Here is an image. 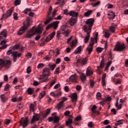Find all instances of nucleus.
<instances>
[{
  "label": "nucleus",
  "mask_w": 128,
  "mask_h": 128,
  "mask_svg": "<svg viewBox=\"0 0 128 128\" xmlns=\"http://www.w3.org/2000/svg\"><path fill=\"white\" fill-rule=\"evenodd\" d=\"M10 48V49L8 51L6 54L8 56L12 54V56H13L14 62H16L18 60V58L22 56V53H18V51L14 52V50H18V44H16L14 46H12Z\"/></svg>",
  "instance_id": "obj_1"
},
{
  "label": "nucleus",
  "mask_w": 128,
  "mask_h": 128,
  "mask_svg": "<svg viewBox=\"0 0 128 128\" xmlns=\"http://www.w3.org/2000/svg\"><path fill=\"white\" fill-rule=\"evenodd\" d=\"M64 14L66 16H72L70 20V26H74L75 24H76V20H78V13L74 11H70L68 12V10L66 9L64 10Z\"/></svg>",
  "instance_id": "obj_2"
},
{
  "label": "nucleus",
  "mask_w": 128,
  "mask_h": 128,
  "mask_svg": "<svg viewBox=\"0 0 128 128\" xmlns=\"http://www.w3.org/2000/svg\"><path fill=\"white\" fill-rule=\"evenodd\" d=\"M30 22H32V18L30 17H28L26 20L23 23V26L20 28L18 32V34L22 36L24 32H26L30 26Z\"/></svg>",
  "instance_id": "obj_3"
},
{
  "label": "nucleus",
  "mask_w": 128,
  "mask_h": 128,
  "mask_svg": "<svg viewBox=\"0 0 128 128\" xmlns=\"http://www.w3.org/2000/svg\"><path fill=\"white\" fill-rule=\"evenodd\" d=\"M44 28L42 26L40 25H38V28H36V27L33 26L32 28L30 30V32H32L31 34L28 33L26 35V38H30L32 36H34L36 34H42V30Z\"/></svg>",
  "instance_id": "obj_4"
},
{
  "label": "nucleus",
  "mask_w": 128,
  "mask_h": 128,
  "mask_svg": "<svg viewBox=\"0 0 128 128\" xmlns=\"http://www.w3.org/2000/svg\"><path fill=\"white\" fill-rule=\"evenodd\" d=\"M50 68H45L44 69L43 74L40 76L39 80H43L42 82H48V77L50 76Z\"/></svg>",
  "instance_id": "obj_5"
},
{
  "label": "nucleus",
  "mask_w": 128,
  "mask_h": 128,
  "mask_svg": "<svg viewBox=\"0 0 128 128\" xmlns=\"http://www.w3.org/2000/svg\"><path fill=\"white\" fill-rule=\"evenodd\" d=\"M126 48V46H125L124 44H121L120 42H117L114 50V52H124Z\"/></svg>",
  "instance_id": "obj_6"
},
{
  "label": "nucleus",
  "mask_w": 128,
  "mask_h": 128,
  "mask_svg": "<svg viewBox=\"0 0 128 128\" xmlns=\"http://www.w3.org/2000/svg\"><path fill=\"white\" fill-rule=\"evenodd\" d=\"M83 30L85 32H86L87 36L84 38V42L85 44H88V42L90 40V28L88 29L86 28V26H84Z\"/></svg>",
  "instance_id": "obj_7"
},
{
  "label": "nucleus",
  "mask_w": 128,
  "mask_h": 128,
  "mask_svg": "<svg viewBox=\"0 0 128 128\" xmlns=\"http://www.w3.org/2000/svg\"><path fill=\"white\" fill-rule=\"evenodd\" d=\"M20 126H22L23 128H26L28 125V120L26 118H22L20 121Z\"/></svg>",
  "instance_id": "obj_8"
},
{
  "label": "nucleus",
  "mask_w": 128,
  "mask_h": 128,
  "mask_svg": "<svg viewBox=\"0 0 128 128\" xmlns=\"http://www.w3.org/2000/svg\"><path fill=\"white\" fill-rule=\"evenodd\" d=\"M12 62L10 60H4L2 59H0V66H5L6 68H10Z\"/></svg>",
  "instance_id": "obj_9"
},
{
  "label": "nucleus",
  "mask_w": 128,
  "mask_h": 128,
  "mask_svg": "<svg viewBox=\"0 0 128 128\" xmlns=\"http://www.w3.org/2000/svg\"><path fill=\"white\" fill-rule=\"evenodd\" d=\"M94 18L88 19L86 21V24H87L88 26H88H86V27L87 29L90 28V32H92V26H94Z\"/></svg>",
  "instance_id": "obj_10"
},
{
  "label": "nucleus",
  "mask_w": 128,
  "mask_h": 128,
  "mask_svg": "<svg viewBox=\"0 0 128 128\" xmlns=\"http://www.w3.org/2000/svg\"><path fill=\"white\" fill-rule=\"evenodd\" d=\"M88 63V58H80L77 60L76 64H80V66H86Z\"/></svg>",
  "instance_id": "obj_11"
},
{
  "label": "nucleus",
  "mask_w": 128,
  "mask_h": 128,
  "mask_svg": "<svg viewBox=\"0 0 128 128\" xmlns=\"http://www.w3.org/2000/svg\"><path fill=\"white\" fill-rule=\"evenodd\" d=\"M72 40V37H70L68 40L67 44H70L71 48H76V44H78V41L76 40H73L72 42H70Z\"/></svg>",
  "instance_id": "obj_12"
},
{
  "label": "nucleus",
  "mask_w": 128,
  "mask_h": 128,
  "mask_svg": "<svg viewBox=\"0 0 128 128\" xmlns=\"http://www.w3.org/2000/svg\"><path fill=\"white\" fill-rule=\"evenodd\" d=\"M60 24V22L58 21H56L50 24H49L47 27H46V30H50V28H54V30H56L58 28V24Z\"/></svg>",
  "instance_id": "obj_13"
},
{
  "label": "nucleus",
  "mask_w": 128,
  "mask_h": 128,
  "mask_svg": "<svg viewBox=\"0 0 128 128\" xmlns=\"http://www.w3.org/2000/svg\"><path fill=\"white\" fill-rule=\"evenodd\" d=\"M13 10L14 8H11L10 9L8 10L6 14H3L1 20H2L3 18H8V16H12V13Z\"/></svg>",
  "instance_id": "obj_14"
},
{
  "label": "nucleus",
  "mask_w": 128,
  "mask_h": 128,
  "mask_svg": "<svg viewBox=\"0 0 128 128\" xmlns=\"http://www.w3.org/2000/svg\"><path fill=\"white\" fill-rule=\"evenodd\" d=\"M104 57H102V60L100 63V66H97L98 70V74H102V72H100V68H104Z\"/></svg>",
  "instance_id": "obj_15"
},
{
  "label": "nucleus",
  "mask_w": 128,
  "mask_h": 128,
  "mask_svg": "<svg viewBox=\"0 0 128 128\" xmlns=\"http://www.w3.org/2000/svg\"><path fill=\"white\" fill-rule=\"evenodd\" d=\"M72 124V116H69V118H68V120L66 122V126H68V128H74L72 126L70 125Z\"/></svg>",
  "instance_id": "obj_16"
},
{
  "label": "nucleus",
  "mask_w": 128,
  "mask_h": 128,
  "mask_svg": "<svg viewBox=\"0 0 128 128\" xmlns=\"http://www.w3.org/2000/svg\"><path fill=\"white\" fill-rule=\"evenodd\" d=\"M40 116L38 114H35L33 116L32 120H31V123L34 124V122H38L40 120Z\"/></svg>",
  "instance_id": "obj_17"
},
{
  "label": "nucleus",
  "mask_w": 128,
  "mask_h": 128,
  "mask_svg": "<svg viewBox=\"0 0 128 128\" xmlns=\"http://www.w3.org/2000/svg\"><path fill=\"white\" fill-rule=\"evenodd\" d=\"M94 44V42H90L89 46L87 47L86 50L88 52V54H90L92 52V46Z\"/></svg>",
  "instance_id": "obj_18"
},
{
  "label": "nucleus",
  "mask_w": 128,
  "mask_h": 128,
  "mask_svg": "<svg viewBox=\"0 0 128 128\" xmlns=\"http://www.w3.org/2000/svg\"><path fill=\"white\" fill-rule=\"evenodd\" d=\"M66 100H68V98H64V97L63 98V100L61 101L57 105V108H58V110H60V108H64V102H66Z\"/></svg>",
  "instance_id": "obj_19"
},
{
  "label": "nucleus",
  "mask_w": 128,
  "mask_h": 128,
  "mask_svg": "<svg viewBox=\"0 0 128 128\" xmlns=\"http://www.w3.org/2000/svg\"><path fill=\"white\" fill-rule=\"evenodd\" d=\"M70 80L72 81V82H78V75L75 74L74 75L71 76L70 77Z\"/></svg>",
  "instance_id": "obj_20"
},
{
  "label": "nucleus",
  "mask_w": 128,
  "mask_h": 128,
  "mask_svg": "<svg viewBox=\"0 0 128 128\" xmlns=\"http://www.w3.org/2000/svg\"><path fill=\"white\" fill-rule=\"evenodd\" d=\"M70 96L72 98V102H74L78 99V94H76V93L71 94L70 95Z\"/></svg>",
  "instance_id": "obj_21"
},
{
  "label": "nucleus",
  "mask_w": 128,
  "mask_h": 128,
  "mask_svg": "<svg viewBox=\"0 0 128 128\" xmlns=\"http://www.w3.org/2000/svg\"><path fill=\"white\" fill-rule=\"evenodd\" d=\"M108 16V18L110 20H114V18H116V14H114V12L112 11L111 12H110L109 14H107Z\"/></svg>",
  "instance_id": "obj_22"
},
{
  "label": "nucleus",
  "mask_w": 128,
  "mask_h": 128,
  "mask_svg": "<svg viewBox=\"0 0 128 128\" xmlns=\"http://www.w3.org/2000/svg\"><path fill=\"white\" fill-rule=\"evenodd\" d=\"M4 38H6V30H4L0 34V40H4Z\"/></svg>",
  "instance_id": "obj_23"
},
{
  "label": "nucleus",
  "mask_w": 128,
  "mask_h": 128,
  "mask_svg": "<svg viewBox=\"0 0 128 128\" xmlns=\"http://www.w3.org/2000/svg\"><path fill=\"white\" fill-rule=\"evenodd\" d=\"M90 70H92V67L90 66H88L87 68L86 72L87 76H92V74H94L92 71Z\"/></svg>",
  "instance_id": "obj_24"
},
{
  "label": "nucleus",
  "mask_w": 128,
  "mask_h": 128,
  "mask_svg": "<svg viewBox=\"0 0 128 128\" xmlns=\"http://www.w3.org/2000/svg\"><path fill=\"white\" fill-rule=\"evenodd\" d=\"M106 74H104L102 76V84L103 86H106Z\"/></svg>",
  "instance_id": "obj_25"
},
{
  "label": "nucleus",
  "mask_w": 128,
  "mask_h": 128,
  "mask_svg": "<svg viewBox=\"0 0 128 128\" xmlns=\"http://www.w3.org/2000/svg\"><path fill=\"white\" fill-rule=\"evenodd\" d=\"M51 96H61L62 95V93L60 92V91H58L54 93V92H52L50 94Z\"/></svg>",
  "instance_id": "obj_26"
},
{
  "label": "nucleus",
  "mask_w": 128,
  "mask_h": 128,
  "mask_svg": "<svg viewBox=\"0 0 128 128\" xmlns=\"http://www.w3.org/2000/svg\"><path fill=\"white\" fill-rule=\"evenodd\" d=\"M0 98L2 102H6V100H8V98L6 97V95H4V94H2L0 95Z\"/></svg>",
  "instance_id": "obj_27"
},
{
  "label": "nucleus",
  "mask_w": 128,
  "mask_h": 128,
  "mask_svg": "<svg viewBox=\"0 0 128 128\" xmlns=\"http://www.w3.org/2000/svg\"><path fill=\"white\" fill-rule=\"evenodd\" d=\"M82 52V46H79L77 48L74 50L75 54H80Z\"/></svg>",
  "instance_id": "obj_28"
},
{
  "label": "nucleus",
  "mask_w": 128,
  "mask_h": 128,
  "mask_svg": "<svg viewBox=\"0 0 128 128\" xmlns=\"http://www.w3.org/2000/svg\"><path fill=\"white\" fill-rule=\"evenodd\" d=\"M48 66H49V68H51L52 70H54V68H56V64H52L50 63L48 64Z\"/></svg>",
  "instance_id": "obj_29"
},
{
  "label": "nucleus",
  "mask_w": 128,
  "mask_h": 128,
  "mask_svg": "<svg viewBox=\"0 0 128 128\" xmlns=\"http://www.w3.org/2000/svg\"><path fill=\"white\" fill-rule=\"evenodd\" d=\"M36 104H30V112H34V106H36Z\"/></svg>",
  "instance_id": "obj_30"
},
{
  "label": "nucleus",
  "mask_w": 128,
  "mask_h": 128,
  "mask_svg": "<svg viewBox=\"0 0 128 128\" xmlns=\"http://www.w3.org/2000/svg\"><path fill=\"white\" fill-rule=\"evenodd\" d=\"M27 92L28 94H34V90L32 88H28L27 90Z\"/></svg>",
  "instance_id": "obj_31"
},
{
  "label": "nucleus",
  "mask_w": 128,
  "mask_h": 128,
  "mask_svg": "<svg viewBox=\"0 0 128 128\" xmlns=\"http://www.w3.org/2000/svg\"><path fill=\"white\" fill-rule=\"evenodd\" d=\"M92 10H89L88 11H87L86 12L84 13V16H90V14H92Z\"/></svg>",
  "instance_id": "obj_32"
},
{
  "label": "nucleus",
  "mask_w": 128,
  "mask_h": 128,
  "mask_svg": "<svg viewBox=\"0 0 128 128\" xmlns=\"http://www.w3.org/2000/svg\"><path fill=\"white\" fill-rule=\"evenodd\" d=\"M68 28V26L66 25H63L61 26V28L60 29V32H65L66 31V28Z\"/></svg>",
  "instance_id": "obj_33"
},
{
  "label": "nucleus",
  "mask_w": 128,
  "mask_h": 128,
  "mask_svg": "<svg viewBox=\"0 0 128 128\" xmlns=\"http://www.w3.org/2000/svg\"><path fill=\"white\" fill-rule=\"evenodd\" d=\"M116 24L114 25V26H110V30L112 32H116V30H114V28H116Z\"/></svg>",
  "instance_id": "obj_34"
},
{
  "label": "nucleus",
  "mask_w": 128,
  "mask_h": 128,
  "mask_svg": "<svg viewBox=\"0 0 128 128\" xmlns=\"http://www.w3.org/2000/svg\"><path fill=\"white\" fill-rule=\"evenodd\" d=\"M48 18H49L45 22V24H48L49 22H50V20H52V19L54 18L52 17L51 16Z\"/></svg>",
  "instance_id": "obj_35"
},
{
  "label": "nucleus",
  "mask_w": 128,
  "mask_h": 128,
  "mask_svg": "<svg viewBox=\"0 0 128 128\" xmlns=\"http://www.w3.org/2000/svg\"><path fill=\"white\" fill-rule=\"evenodd\" d=\"M63 32L64 34L66 36H68V35L70 34V30H66V31H64Z\"/></svg>",
  "instance_id": "obj_36"
},
{
  "label": "nucleus",
  "mask_w": 128,
  "mask_h": 128,
  "mask_svg": "<svg viewBox=\"0 0 128 128\" xmlns=\"http://www.w3.org/2000/svg\"><path fill=\"white\" fill-rule=\"evenodd\" d=\"M52 6H50L49 8V12L48 13V18H50V16H52Z\"/></svg>",
  "instance_id": "obj_37"
},
{
  "label": "nucleus",
  "mask_w": 128,
  "mask_h": 128,
  "mask_svg": "<svg viewBox=\"0 0 128 128\" xmlns=\"http://www.w3.org/2000/svg\"><path fill=\"white\" fill-rule=\"evenodd\" d=\"M96 98H97V100H100V98H102V94H100V92H98L97 93L96 96Z\"/></svg>",
  "instance_id": "obj_38"
},
{
  "label": "nucleus",
  "mask_w": 128,
  "mask_h": 128,
  "mask_svg": "<svg viewBox=\"0 0 128 128\" xmlns=\"http://www.w3.org/2000/svg\"><path fill=\"white\" fill-rule=\"evenodd\" d=\"M44 96H46V92H42L40 93L39 95V98H42Z\"/></svg>",
  "instance_id": "obj_39"
},
{
  "label": "nucleus",
  "mask_w": 128,
  "mask_h": 128,
  "mask_svg": "<svg viewBox=\"0 0 128 128\" xmlns=\"http://www.w3.org/2000/svg\"><path fill=\"white\" fill-rule=\"evenodd\" d=\"M122 120H118L116 122V123L115 124V126H120V124H122Z\"/></svg>",
  "instance_id": "obj_40"
},
{
  "label": "nucleus",
  "mask_w": 128,
  "mask_h": 128,
  "mask_svg": "<svg viewBox=\"0 0 128 128\" xmlns=\"http://www.w3.org/2000/svg\"><path fill=\"white\" fill-rule=\"evenodd\" d=\"M56 82V80H54L52 81L51 82L49 83L48 84L49 88H52V86L54 85Z\"/></svg>",
  "instance_id": "obj_41"
},
{
  "label": "nucleus",
  "mask_w": 128,
  "mask_h": 128,
  "mask_svg": "<svg viewBox=\"0 0 128 128\" xmlns=\"http://www.w3.org/2000/svg\"><path fill=\"white\" fill-rule=\"evenodd\" d=\"M56 35V32H53L51 34H50L49 38H50V40H52L54 38V36Z\"/></svg>",
  "instance_id": "obj_42"
},
{
  "label": "nucleus",
  "mask_w": 128,
  "mask_h": 128,
  "mask_svg": "<svg viewBox=\"0 0 128 128\" xmlns=\"http://www.w3.org/2000/svg\"><path fill=\"white\" fill-rule=\"evenodd\" d=\"M44 64L42 63H40L38 64V66H37V68H44Z\"/></svg>",
  "instance_id": "obj_43"
},
{
  "label": "nucleus",
  "mask_w": 128,
  "mask_h": 128,
  "mask_svg": "<svg viewBox=\"0 0 128 128\" xmlns=\"http://www.w3.org/2000/svg\"><path fill=\"white\" fill-rule=\"evenodd\" d=\"M80 78L82 80H86V76L84 74H82L80 76Z\"/></svg>",
  "instance_id": "obj_44"
},
{
  "label": "nucleus",
  "mask_w": 128,
  "mask_h": 128,
  "mask_svg": "<svg viewBox=\"0 0 128 128\" xmlns=\"http://www.w3.org/2000/svg\"><path fill=\"white\" fill-rule=\"evenodd\" d=\"M14 18L15 20H18V14L17 13H14L13 14Z\"/></svg>",
  "instance_id": "obj_45"
},
{
  "label": "nucleus",
  "mask_w": 128,
  "mask_h": 128,
  "mask_svg": "<svg viewBox=\"0 0 128 128\" xmlns=\"http://www.w3.org/2000/svg\"><path fill=\"white\" fill-rule=\"evenodd\" d=\"M20 2L21 0H16L14 2V4L16 6H20Z\"/></svg>",
  "instance_id": "obj_46"
},
{
  "label": "nucleus",
  "mask_w": 128,
  "mask_h": 128,
  "mask_svg": "<svg viewBox=\"0 0 128 128\" xmlns=\"http://www.w3.org/2000/svg\"><path fill=\"white\" fill-rule=\"evenodd\" d=\"M31 10L30 8H26L24 10V14H28V12H30Z\"/></svg>",
  "instance_id": "obj_47"
},
{
  "label": "nucleus",
  "mask_w": 128,
  "mask_h": 128,
  "mask_svg": "<svg viewBox=\"0 0 128 128\" xmlns=\"http://www.w3.org/2000/svg\"><path fill=\"white\" fill-rule=\"evenodd\" d=\"M54 73L55 74H60V67H58L56 69Z\"/></svg>",
  "instance_id": "obj_48"
},
{
  "label": "nucleus",
  "mask_w": 128,
  "mask_h": 128,
  "mask_svg": "<svg viewBox=\"0 0 128 128\" xmlns=\"http://www.w3.org/2000/svg\"><path fill=\"white\" fill-rule=\"evenodd\" d=\"M8 48V45H2V46L0 47V52L2 50H6Z\"/></svg>",
  "instance_id": "obj_49"
},
{
  "label": "nucleus",
  "mask_w": 128,
  "mask_h": 128,
  "mask_svg": "<svg viewBox=\"0 0 128 128\" xmlns=\"http://www.w3.org/2000/svg\"><path fill=\"white\" fill-rule=\"evenodd\" d=\"M27 74H30L32 72V68H30V66H28L26 69Z\"/></svg>",
  "instance_id": "obj_50"
},
{
  "label": "nucleus",
  "mask_w": 128,
  "mask_h": 128,
  "mask_svg": "<svg viewBox=\"0 0 128 128\" xmlns=\"http://www.w3.org/2000/svg\"><path fill=\"white\" fill-rule=\"evenodd\" d=\"M122 3L124 6H128V0H122Z\"/></svg>",
  "instance_id": "obj_51"
},
{
  "label": "nucleus",
  "mask_w": 128,
  "mask_h": 128,
  "mask_svg": "<svg viewBox=\"0 0 128 128\" xmlns=\"http://www.w3.org/2000/svg\"><path fill=\"white\" fill-rule=\"evenodd\" d=\"M100 4V2L98 1L97 2H96V3L92 5V6L96 7V6H99V4Z\"/></svg>",
  "instance_id": "obj_52"
},
{
  "label": "nucleus",
  "mask_w": 128,
  "mask_h": 128,
  "mask_svg": "<svg viewBox=\"0 0 128 128\" xmlns=\"http://www.w3.org/2000/svg\"><path fill=\"white\" fill-rule=\"evenodd\" d=\"M54 128H64V126L60 125L58 124H56Z\"/></svg>",
  "instance_id": "obj_53"
},
{
  "label": "nucleus",
  "mask_w": 128,
  "mask_h": 128,
  "mask_svg": "<svg viewBox=\"0 0 128 128\" xmlns=\"http://www.w3.org/2000/svg\"><path fill=\"white\" fill-rule=\"evenodd\" d=\"M96 110V106H94L92 107L91 110L93 112H96V111H94Z\"/></svg>",
  "instance_id": "obj_54"
},
{
  "label": "nucleus",
  "mask_w": 128,
  "mask_h": 128,
  "mask_svg": "<svg viewBox=\"0 0 128 128\" xmlns=\"http://www.w3.org/2000/svg\"><path fill=\"white\" fill-rule=\"evenodd\" d=\"M106 6L108 8H114V5L112 4H107Z\"/></svg>",
  "instance_id": "obj_55"
},
{
  "label": "nucleus",
  "mask_w": 128,
  "mask_h": 128,
  "mask_svg": "<svg viewBox=\"0 0 128 128\" xmlns=\"http://www.w3.org/2000/svg\"><path fill=\"white\" fill-rule=\"evenodd\" d=\"M61 62L62 60H60V58H57L56 60V64H60V62Z\"/></svg>",
  "instance_id": "obj_56"
},
{
  "label": "nucleus",
  "mask_w": 128,
  "mask_h": 128,
  "mask_svg": "<svg viewBox=\"0 0 128 128\" xmlns=\"http://www.w3.org/2000/svg\"><path fill=\"white\" fill-rule=\"evenodd\" d=\"M56 10H54L52 14V16H52V18H54V16H56Z\"/></svg>",
  "instance_id": "obj_57"
},
{
  "label": "nucleus",
  "mask_w": 128,
  "mask_h": 128,
  "mask_svg": "<svg viewBox=\"0 0 128 128\" xmlns=\"http://www.w3.org/2000/svg\"><path fill=\"white\" fill-rule=\"evenodd\" d=\"M10 86L9 84H6L4 87V90H8V88H10Z\"/></svg>",
  "instance_id": "obj_58"
},
{
  "label": "nucleus",
  "mask_w": 128,
  "mask_h": 128,
  "mask_svg": "<svg viewBox=\"0 0 128 128\" xmlns=\"http://www.w3.org/2000/svg\"><path fill=\"white\" fill-rule=\"evenodd\" d=\"M96 52H102V48L100 47H98L96 48Z\"/></svg>",
  "instance_id": "obj_59"
},
{
  "label": "nucleus",
  "mask_w": 128,
  "mask_h": 128,
  "mask_svg": "<svg viewBox=\"0 0 128 128\" xmlns=\"http://www.w3.org/2000/svg\"><path fill=\"white\" fill-rule=\"evenodd\" d=\"M33 84L36 86H38L40 84V82H38V81H34Z\"/></svg>",
  "instance_id": "obj_60"
},
{
  "label": "nucleus",
  "mask_w": 128,
  "mask_h": 128,
  "mask_svg": "<svg viewBox=\"0 0 128 128\" xmlns=\"http://www.w3.org/2000/svg\"><path fill=\"white\" fill-rule=\"evenodd\" d=\"M6 44V40H2L0 42L1 46H4V44Z\"/></svg>",
  "instance_id": "obj_61"
},
{
  "label": "nucleus",
  "mask_w": 128,
  "mask_h": 128,
  "mask_svg": "<svg viewBox=\"0 0 128 128\" xmlns=\"http://www.w3.org/2000/svg\"><path fill=\"white\" fill-rule=\"evenodd\" d=\"M60 122V118H58V117L55 118L54 122Z\"/></svg>",
  "instance_id": "obj_62"
},
{
  "label": "nucleus",
  "mask_w": 128,
  "mask_h": 128,
  "mask_svg": "<svg viewBox=\"0 0 128 128\" xmlns=\"http://www.w3.org/2000/svg\"><path fill=\"white\" fill-rule=\"evenodd\" d=\"M70 114V111L67 110V111H66V112L64 113V114L65 116H69Z\"/></svg>",
  "instance_id": "obj_63"
},
{
  "label": "nucleus",
  "mask_w": 128,
  "mask_h": 128,
  "mask_svg": "<svg viewBox=\"0 0 128 128\" xmlns=\"http://www.w3.org/2000/svg\"><path fill=\"white\" fill-rule=\"evenodd\" d=\"M5 124H10V120H5Z\"/></svg>",
  "instance_id": "obj_64"
}]
</instances>
